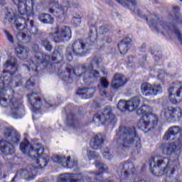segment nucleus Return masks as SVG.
Returning a JSON list of instances; mask_svg holds the SVG:
<instances>
[{"label": "nucleus", "instance_id": "obj_1", "mask_svg": "<svg viewBox=\"0 0 182 182\" xmlns=\"http://www.w3.org/2000/svg\"><path fill=\"white\" fill-rule=\"evenodd\" d=\"M4 76L0 77V104L3 107H9L10 112L9 115L14 119H21L25 114V109L23 102L21 100L9 95V93L13 92V82L11 78L15 80V87H18L22 84L21 80V76L18 73L17 60L15 57L7 58L6 62L4 64Z\"/></svg>", "mask_w": 182, "mask_h": 182}, {"label": "nucleus", "instance_id": "obj_2", "mask_svg": "<svg viewBox=\"0 0 182 182\" xmlns=\"http://www.w3.org/2000/svg\"><path fill=\"white\" fill-rule=\"evenodd\" d=\"M24 141L20 144V150L34 160L33 164L29 165L26 169H19L11 182H21V180H32L37 174V170L46 167L49 162L50 156L45 154L44 146L41 144H31L28 141V134H24Z\"/></svg>", "mask_w": 182, "mask_h": 182}, {"label": "nucleus", "instance_id": "obj_3", "mask_svg": "<svg viewBox=\"0 0 182 182\" xmlns=\"http://www.w3.org/2000/svg\"><path fill=\"white\" fill-rule=\"evenodd\" d=\"M101 63V58H94L92 63L84 64L79 69L78 74L76 73V70L72 68V65H68L65 71H62L61 69L58 70V76L67 83H72L73 82V77L80 76L83 79L85 84H90L100 78V73L93 70V65H95V68L99 69Z\"/></svg>", "mask_w": 182, "mask_h": 182}, {"label": "nucleus", "instance_id": "obj_4", "mask_svg": "<svg viewBox=\"0 0 182 182\" xmlns=\"http://www.w3.org/2000/svg\"><path fill=\"white\" fill-rule=\"evenodd\" d=\"M114 141L119 144V148L122 150L133 147L136 154H139L142 150L141 139L136 133L134 127H119V130L117 131Z\"/></svg>", "mask_w": 182, "mask_h": 182}, {"label": "nucleus", "instance_id": "obj_5", "mask_svg": "<svg viewBox=\"0 0 182 182\" xmlns=\"http://www.w3.org/2000/svg\"><path fill=\"white\" fill-rule=\"evenodd\" d=\"M149 163L150 171L155 176H166V178H171L176 171L174 162L167 158H151Z\"/></svg>", "mask_w": 182, "mask_h": 182}, {"label": "nucleus", "instance_id": "obj_6", "mask_svg": "<svg viewBox=\"0 0 182 182\" xmlns=\"http://www.w3.org/2000/svg\"><path fill=\"white\" fill-rule=\"evenodd\" d=\"M16 30L19 33L16 35V38L19 42L26 40L27 38L31 36H35L38 34V28L34 26L33 20H30L29 18H17L14 22Z\"/></svg>", "mask_w": 182, "mask_h": 182}, {"label": "nucleus", "instance_id": "obj_7", "mask_svg": "<svg viewBox=\"0 0 182 182\" xmlns=\"http://www.w3.org/2000/svg\"><path fill=\"white\" fill-rule=\"evenodd\" d=\"M68 7L77 8V4L67 1V4H64L63 7H58V0H50L45 6V9L46 11L54 14L55 17L63 19L67 16Z\"/></svg>", "mask_w": 182, "mask_h": 182}, {"label": "nucleus", "instance_id": "obj_8", "mask_svg": "<svg viewBox=\"0 0 182 182\" xmlns=\"http://www.w3.org/2000/svg\"><path fill=\"white\" fill-rule=\"evenodd\" d=\"M50 56L49 55L43 54L41 52L36 53L35 57L30 63V67L27 66L26 68L30 72L38 71V68H48L51 66L50 63Z\"/></svg>", "mask_w": 182, "mask_h": 182}, {"label": "nucleus", "instance_id": "obj_9", "mask_svg": "<svg viewBox=\"0 0 182 182\" xmlns=\"http://www.w3.org/2000/svg\"><path fill=\"white\" fill-rule=\"evenodd\" d=\"M18 8V14L26 17H33V0H12Z\"/></svg>", "mask_w": 182, "mask_h": 182}, {"label": "nucleus", "instance_id": "obj_10", "mask_svg": "<svg viewBox=\"0 0 182 182\" xmlns=\"http://www.w3.org/2000/svg\"><path fill=\"white\" fill-rule=\"evenodd\" d=\"M159 123V117L156 114H149L148 116H141L138 122V128L146 134L151 129L157 126Z\"/></svg>", "mask_w": 182, "mask_h": 182}, {"label": "nucleus", "instance_id": "obj_11", "mask_svg": "<svg viewBox=\"0 0 182 182\" xmlns=\"http://www.w3.org/2000/svg\"><path fill=\"white\" fill-rule=\"evenodd\" d=\"M87 50V46L81 40L76 41L72 46V48H67L65 58L68 61L73 60V54L79 56H83Z\"/></svg>", "mask_w": 182, "mask_h": 182}, {"label": "nucleus", "instance_id": "obj_12", "mask_svg": "<svg viewBox=\"0 0 182 182\" xmlns=\"http://www.w3.org/2000/svg\"><path fill=\"white\" fill-rule=\"evenodd\" d=\"M92 121H94L95 124H101L114 122V116L111 107H105L102 112H98L95 114L92 118Z\"/></svg>", "mask_w": 182, "mask_h": 182}, {"label": "nucleus", "instance_id": "obj_13", "mask_svg": "<svg viewBox=\"0 0 182 182\" xmlns=\"http://www.w3.org/2000/svg\"><path fill=\"white\" fill-rule=\"evenodd\" d=\"M168 97L173 105H177L182 101V82L176 81L172 83L168 89Z\"/></svg>", "mask_w": 182, "mask_h": 182}, {"label": "nucleus", "instance_id": "obj_14", "mask_svg": "<svg viewBox=\"0 0 182 182\" xmlns=\"http://www.w3.org/2000/svg\"><path fill=\"white\" fill-rule=\"evenodd\" d=\"M54 42L59 43V42H65L70 41L72 38V30L69 26H64L57 28L54 31V33L51 34Z\"/></svg>", "mask_w": 182, "mask_h": 182}, {"label": "nucleus", "instance_id": "obj_15", "mask_svg": "<svg viewBox=\"0 0 182 182\" xmlns=\"http://www.w3.org/2000/svg\"><path fill=\"white\" fill-rule=\"evenodd\" d=\"M140 102L141 98L137 96L131 98L128 101L121 100L118 102L117 107L121 112H125L126 110L133 112L139 107Z\"/></svg>", "mask_w": 182, "mask_h": 182}, {"label": "nucleus", "instance_id": "obj_16", "mask_svg": "<svg viewBox=\"0 0 182 182\" xmlns=\"http://www.w3.org/2000/svg\"><path fill=\"white\" fill-rule=\"evenodd\" d=\"M161 115L166 120L171 122H179L182 117V109L179 107H168L161 111Z\"/></svg>", "mask_w": 182, "mask_h": 182}, {"label": "nucleus", "instance_id": "obj_17", "mask_svg": "<svg viewBox=\"0 0 182 182\" xmlns=\"http://www.w3.org/2000/svg\"><path fill=\"white\" fill-rule=\"evenodd\" d=\"M182 149V136L179 137L173 143L162 145V153L166 156L173 154H179Z\"/></svg>", "mask_w": 182, "mask_h": 182}, {"label": "nucleus", "instance_id": "obj_18", "mask_svg": "<svg viewBox=\"0 0 182 182\" xmlns=\"http://www.w3.org/2000/svg\"><path fill=\"white\" fill-rule=\"evenodd\" d=\"M135 171L136 168L132 162H126L124 164H121L119 165L117 169V172L120 176L121 182H125L126 179L129 177V176L133 174Z\"/></svg>", "mask_w": 182, "mask_h": 182}, {"label": "nucleus", "instance_id": "obj_19", "mask_svg": "<svg viewBox=\"0 0 182 182\" xmlns=\"http://www.w3.org/2000/svg\"><path fill=\"white\" fill-rule=\"evenodd\" d=\"M28 103L31 106V110L33 112H36L37 111L42 109L43 107V105H44L46 108H50V107H51L50 103H48L46 101L42 102L38 93L33 92L28 95Z\"/></svg>", "mask_w": 182, "mask_h": 182}, {"label": "nucleus", "instance_id": "obj_20", "mask_svg": "<svg viewBox=\"0 0 182 182\" xmlns=\"http://www.w3.org/2000/svg\"><path fill=\"white\" fill-rule=\"evenodd\" d=\"M162 87L159 84L144 83L141 86V94L145 97L156 96L162 93Z\"/></svg>", "mask_w": 182, "mask_h": 182}, {"label": "nucleus", "instance_id": "obj_21", "mask_svg": "<svg viewBox=\"0 0 182 182\" xmlns=\"http://www.w3.org/2000/svg\"><path fill=\"white\" fill-rule=\"evenodd\" d=\"M156 20H158L156 16H153L152 20H150L149 18H146V21L151 28L161 32L163 34L170 31L169 26L166 23H164V21H156Z\"/></svg>", "mask_w": 182, "mask_h": 182}, {"label": "nucleus", "instance_id": "obj_22", "mask_svg": "<svg viewBox=\"0 0 182 182\" xmlns=\"http://www.w3.org/2000/svg\"><path fill=\"white\" fill-rule=\"evenodd\" d=\"M54 163L60 164L63 167L66 168H73L77 166V161L75 158H71L70 156H60L58 155H54L51 158Z\"/></svg>", "mask_w": 182, "mask_h": 182}, {"label": "nucleus", "instance_id": "obj_23", "mask_svg": "<svg viewBox=\"0 0 182 182\" xmlns=\"http://www.w3.org/2000/svg\"><path fill=\"white\" fill-rule=\"evenodd\" d=\"M84 177L81 173H63L58 178V182H84Z\"/></svg>", "mask_w": 182, "mask_h": 182}, {"label": "nucleus", "instance_id": "obj_24", "mask_svg": "<svg viewBox=\"0 0 182 182\" xmlns=\"http://www.w3.org/2000/svg\"><path fill=\"white\" fill-rule=\"evenodd\" d=\"M5 139L13 144H17L21 139L20 134L13 128H5L3 131Z\"/></svg>", "mask_w": 182, "mask_h": 182}, {"label": "nucleus", "instance_id": "obj_25", "mask_svg": "<svg viewBox=\"0 0 182 182\" xmlns=\"http://www.w3.org/2000/svg\"><path fill=\"white\" fill-rule=\"evenodd\" d=\"M182 133V128L178 126L171 127L165 133L164 140L171 141L175 139L177 134Z\"/></svg>", "mask_w": 182, "mask_h": 182}, {"label": "nucleus", "instance_id": "obj_26", "mask_svg": "<svg viewBox=\"0 0 182 182\" xmlns=\"http://www.w3.org/2000/svg\"><path fill=\"white\" fill-rule=\"evenodd\" d=\"M1 151L5 155H12L15 151L12 144L4 136V139L0 142Z\"/></svg>", "mask_w": 182, "mask_h": 182}, {"label": "nucleus", "instance_id": "obj_27", "mask_svg": "<svg viewBox=\"0 0 182 182\" xmlns=\"http://www.w3.org/2000/svg\"><path fill=\"white\" fill-rule=\"evenodd\" d=\"M105 142V136L101 133L97 134L95 136H94L90 142V147L92 149L98 150L100 149Z\"/></svg>", "mask_w": 182, "mask_h": 182}, {"label": "nucleus", "instance_id": "obj_28", "mask_svg": "<svg viewBox=\"0 0 182 182\" xmlns=\"http://www.w3.org/2000/svg\"><path fill=\"white\" fill-rule=\"evenodd\" d=\"M19 18H24L25 17L18 16V12L14 11L13 9H6L4 18V23L5 24H11L15 18V21H16Z\"/></svg>", "mask_w": 182, "mask_h": 182}, {"label": "nucleus", "instance_id": "obj_29", "mask_svg": "<svg viewBox=\"0 0 182 182\" xmlns=\"http://www.w3.org/2000/svg\"><path fill=\"white\" fill-rule=\"evenodd\" d=\"M127 82V78L122 74H115L112 82V89H119Z\"/></svg>", "mask_w": 182, "mask_h": 182}, {"label": "nucleus", "instance_id": "obj_30", "mask_svg": "<svg viewBox=\"0 0 182 182\" xmlns=\"http://www.w3.org/2000/svg\"><path fill=\"white\" fill-rule=\"evenodd\" d=\"M95 88H81L77 92V95L83 100L91 98L95 93Z\"/></svg>", "mask_w": 182, "mask_h": 182}, {"label": "nucleus", "instance_id": "obj_31", "mask_svg": "<svg viewBox=\"0 0 182 182\" xmlns=\"http://www.w3.org/2000/svg\"><path fill=\"white\" fill-rule=\"evenodd\" d=\"M15 52L17 57L22 60H26L28 58L29 51L27 48H25L23 46H18L15 48Z\"/></svg>", "mask_w": 182, "mask_h": 182}, {"label": "nucleus", "instance_id": "obj_32", "mask_svg": "<svg viewBox=\"0 0 182 182\" xmlns=\"http://www.w3.org/2000/svg\"><path fill=\"white\" fill-rule=\"evenodd\" d=\"M130 42L129 38H125L118 44V48L122 55H125L127 53Z\"/></svg>", "mask_w": 182, "mask_h": 182}, {"label": "nucleus", "instance_id": "obj_33", "mask_svg": "<svg viewBox=\"0 0 182 182\" xmlns=\"http://www.w3.org/2000/svg\"><path fill=\"white\" fill-rule=\"evenodd\" d=\"M98 32L100 34L105 35L102 36L103 41L106 43H111L112 42V38L110 37V35L108 33V29L106 26H101L98 29Z\"/></svg>", "mask_w": 182, "mask_h": 182}, {"label": "nucleus", "instance_id": "obj_34", "mask_svg": "<svg viewBox=\"0 0 182 182\" xmlns=\"http://www.w3.org/2000/svg\"><path fill=\"white\" fill-rule=\"evenodd\" d=\"M151 108L149 105H143L141 107L136 109V114L142 116H149V114H154L151 113Z\"/></svg>", "mask_w": 182, "mask_h": 182}, {"label": "nucleus", "instance_id": "obj_35", "mask_svg": "<svg viewBox=\"0 0 182 182\" xmlns=\"http://www.w3.org/2000/svg\"><path fill=\"white\" fill-rule=\"evenodd\" d=\"M97 30L95 26H92L90 28V35H89V39L90 42H92V43H95V42L97 41Z\"/></svg>", "mask_w": 182, "mask_h": 182}, {"label": "nucleus", "instance_id": "obj_36", "mask_svg": "<svg viewBox=\"0 0 182 182\" xmlns=\"http://www.w3.org/2000/svg\"><path fill=\"white\" fill-rule=\"evenodd\" d=\"M118 4H121L124 7L135 6V0H115Z\"/></svg>", "mask_w": 182, "mask_h": 182}, {"label": "nucleus", "instance_id": "obj_37", "mask_svg": "<svg viewBox=\"0 0 182 182\" xmlns=\"http://www.w3.org/2000/svg\"><path fill=\"white\" fill-rule=\"evenodd\" d=\"M82 154H87L90 160H92L99 157L98 154H95L94 151H91V149H84L82 151Z\"/></svg>", "mask_w": 182, "mask_h": 182}, {"label": "nucleus", "instance_id": "obj_38", "mask_svg": "<svg viewBox=\"0 0 182 182\" xmlns=\"http://www.w3.org/2000/svg\"><path fill=\"white\" fill-rule=\"evenodd\" d=\"M63 56L61 55L60 53L58 50H54V53H53V56L51 57V60L53 61L58 60V62L63 60Z\"/></svg>", "mask_w": 182, "mask_h": 182}, {"label": "nucleus", "instance_id": "obj_39", "mask_svg": "<svg viewBox=\"0 0 182 182\" xmlns=\"http://www.w3.org/2000/svg\"><path fill=\"white\" fill-rule=\"evenodd\" d=\"M41 43L42 46L44 47V48L46 50V51H51L53 50V46H51L50 42L47 39L42 40Z\"/></svg>", "mask_w": 182, "mask_h": 182}, {"label": "nucleus", "instance_id": "obj_40", "mask_svg": "<svg viewBox=\"0 0 182 182\" xmlns=\"http://www.w3.org/2000/svg\"><path fill=\"white\" fill-rule=\"evenodd\" d=\"M158 79H159L161 82L164 84V82L167 80L168 75L164 70H159L157 75Z\"/></svg>", "mask_w": 182, "mask_h": 182}, {"label": "nucleus", "instance_id": "obj_41", "mask_svg": "<svg viewBox=\"0 0 182 182\" xmlns=\"http://www.w3.org/2000/svg\"><path fill=\"white\" fill-rule=\"evenodd\" d=\"M34 81H35V79L33 77H31L28 80H27L26 85V89L33 91L34 86H35Z\"/></svg>", "mask_w": 182, "mask_h": 182}, {"label": "nucleus", "instance_id": "obj_42", "mask_svg": "<svg viewBox=\"0 0 182 182\" xmlns=\"http://www.w3.org/2000/svg\"><path fill=\"white\" fill-rule=\"evenodd\" d=\"M102 155L103 157L107 160H111L114 157L112 154H111L110 151L108 149H106L105 151H103Z\"/></svg>", "mask_w": 182, "mask_h": 182}, {"label": "nucleus", "instance_id": "obj_43", "mask_svg": "<svg viewBox=\"0 0 182 182\" xmlns=\"http://www.w3.org/2000/svg\"><path fill=\"white\" fill-rule=\"evenodd\" d=\"M100 82L102 87H103L104 89H107L109 87V82L106 77H101Z\"/></svg>", "mask_w": 182, "mask_h": 182}, {"label": "nucleus", "instance_id": "obj_44", "mask_svg": "<svg viewBox=\"0 0 182 182\" xmlns=\"http://www.w3.org/2000/svg\"><path fill=\"white\" fill-rule=\"evenodd\" d=\"M95 167L99 168L100 170V171H105L107 169V166L105 165L103 163H102L100 161H97L95 162Z\"/></svg>", "mask_w": 182, "mask_h": 182}, {"label": "nucleus", "instance_id": "obj_45", "mask_svg": "<svg viewBox=\"0 0 182 182\" xmlns=\"http://www.w3.org/2000/svg\"><path fill=\"white\" fill-rule=\"evenodd\" d=\"M54 21V18L50 14H47L44 24H53Z\"/></svg>", "mask_w": 182, "mask_h": 182}, {"label": "nucleus", "instance_id": "obj_46", "mask_svg": "<svg viewBox=\"0 0 182 182\" xmlns=\"http://www.w3.org/2000/svg\"><path fill=\"white\" fill-rule=\"evenodd\" d=\"M48 14L47 13H41L38 15V20L43 24L46 23V20L47 18Z\"/></svg>", "mask_w": 182, "mask_h": 182}, {"label": "nucleus", "instance_id": "obj_47", "mask_svg": "<svg viewBox=\"0 0 182 182\" xmlns=\"http://www.w3.org/2000/svg\"><path fill=\"white\" fill-rule=\"evenodd\" d=\"M5 33L7 36V39L9 40V42H10L11 43H14V37L12 35L10 34V33L9 31H5Z\"/></svg>", "mask_w": 182, "mask_h": 182}, {"label": "nucleus", "instance_id": "obj_48", "mask_svg": "<svg viewBox=\"0 0 182 182\" xmlns=\"http://www.w3.org/2000/svg\"><path fill=\"white\" fill-rule=\"evenodd\" d=\"M179 10H180V9L178 6H173V11L174 13H176L175 16H173V18H178Z\"/></svg>", "mask_w": 182, "mask_h": 182}, {"label": "nucleus", "instance_id": "obj_49", "mask_svg": "<svg viewBox=\"0 0 182 182\" xmlns=\"http://www.w3.org/2000/svg\"><path fill=\"white\" fill-rule=\"evenodd\" d=\"M72 21L74 23V24H75L76 26H78L81 23L80 18H76V17H74L73 18Z\"/></svg>", "mask_w": 182, "mask_h": 182}, {"label": "nucleus", "instance_id": "obj_50", "mask_svg": "<svg viewBox=\"0 0 182 182\" xmlns=\"http://www.w3.org/2000/svg\"><path fill=\"white\" fill-rule=\"evenodd\" d=\"M39 49V46L36 44H34L33 46V50H34V52H37Z\"/></svg>", "mask_w": 182, "mask_h": 182}, {"label": "nucleus", "instance_id": "obj_51", "mask_svg": "<svg viewBox=\"0 0 182 182\" xmlns=\"http://www.w3.org/2000/svg\"><path fill=\"white\" fill-rule=\"evenodd\" d=\"M73 121L75 120V115L73 114H71L68 117V121L70 122V121Z\"/></svg>", "mask_w": 182, "mask_h": 182}, {"label": "nucleus", "instance_id": "obj_52", "mask_svg": "<svg viewBox=\"0 0 182 182\" xmlns=\"http://www.w3.org/2000/svg\"><path fill=\"white\" fill-rule=\"evenodd\" d=\"M100 95L103 97H107V92H105V90H103V91H100Z\"/></svg>", "mask_w": 182, "mask_h": 182}, {"label": "nucleus", "instance_id": "obj_53", "mask_svg": "<svg viewBox=\"0 0 182 182\" xmlns=\"http://www.w3.org/2000/svg\"><path fill=\"white\" fill-rule=\"evenodd\" d=\"M6 3L5 1V0H0V6H6Z\"/></svg>", "mask_w": 182, "mask_h": 182}, {"label": "nucleus", "instance_id": "obj_54", "mask_svg": "<svg viewBox=\"0 0 182 182\" xmlns=\"http://www.w3.org/2000/svg\"><path fill=\"white\" fill-rule=\"evenodd\" d=\"M95 176L97 177V179H99L102 178V173H95Z\"/></svg>", "mask_w": 182, "mask_h": 182}, {"label": "nucleus", "instance_id": "obj_55", "mask_svg": "<svg viewBox=\"0 0 182 182\" xmlns=\"http://www.w3.org/2000/svg\"><path fill=\"white\" fill-rule=\"evenodd\" d=\"M131 182H148V181H145V180H138V181H132Z\"/></svg>", "mask_w": 182, "mask_h": 182}, {"label": "nucleus", "instance_id": "obj_56", "mask_svg": "<svg viewBox=\"0 0 182 182\" xmlns=\"http://www.w3.org/2000/svg\"><path fill=\"white\" fill-rule=\"evenodd\" d=\"M133 59H134L133 56H132V55H130V56L129 57V63H131L132 61H133Z\"/></svg>", "mask_w": 182, "mask_h": 182}, {"label": "nucleus", "instance_id": "obj_57", "mask_svg": "<svg viewBox=\"0 0 182 182\" xmlns=\"http://www.w3.org/2000/svg\"><path fill=\"white\" fill-rule=\"evenodd\" d=\"M146 57H143L141 63H144V62H146Z\"/></svg>", "mask_w": 182, "mask_h": 182}, {"label": "nucleus", "instance_id": "obj_58", "mask_svg": "<svg viewBox=\"0 0 182 182\" xmlns=\"http://www.w3.org/2000/svg\"><path fill=\"white\" fill-rule=\"evenodd\" d=\"M102 182H114V181L106 179V180H105L104 181H102Z\"/></svg>", "mask_w": 182, "mask_h": 182}, {"label": "nucleus", "instance_id": "obj_59", "mask_svg": "<svg viewBox=\"0 0 182 182\" xmlns=\"http://www.w3.org/2000/svg\"><path fill=\"white\" fill-rule=\"evenodd\" d=\"M103 75H106V73H105V72H103Z\"/></svg>", "mask_w": 182, "mask_h": 182}, {"label": "nucleus", "instance_id": "obj_60", "mask_svg": "<svg viewBox=\"0 0 182 182\" xmlns=\"http://www.w3.org/2000/svg\"><path fill=\"white\" fill-rule=\"evenodd\" d=\"M33 119H34V115L33 116Z\"/></svg>", "mask_w": 182, "mask_h": 182}, {"label": "nucleus", "instance_id": "obj_61", "mask_svg": "<svg viewBox=\"0 0 182 182\" xmlns=\"http://www.w3.org/2000/svg\"><path fill=\"white\" fill-rule=\"evenodd\" d=\"M181 1V2H182V0H180Z\"/></svg>", "mask_w": 182, "mask_h": 182}, {"label": "nucleus", "instance_id": "obj_62", "mask_svg": "<svg viewBox=\"0 0 182 182\" xmlns=\"http://www.w3.org/2000/svg\"><path fill=\"white\" fill-rule=\"evenodd\" d=\"M102 1H105V0H102Z\"/></svg>", "mask_w": 182, "mask_h": 182}]
</instances>
